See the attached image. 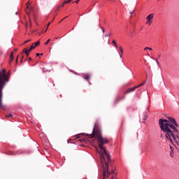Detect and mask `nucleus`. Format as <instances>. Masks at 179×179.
Masks as SVG:
<instances>
[{
	"label": "nucleus",
	"mask_w": 179,
	"mask_h": 179,
	"mask_svg": "<svg viewBox=\"0 0 179 179\" xmlns=\"http://www.w3.org/2000/svg\"><path fill=\"white\" fill-rule=\"evenodd\" d=\"M167 118L169 120L166 119L159 120V128L169 141L171 142V138H173L177 143H179V132L177 129L178 124H177L176 119L171 117H167Z\"/></svg>",
	"instance_id": "1"
},
{
	"label": "nucleus",
	"mask_w": 179,
	"mask_h": 179,
	"mask_svg": "<svg viewBox=\"0 0 179 179\" xmlns=\"http://www.w3.org/2000/svg\"><path fill=\"white\" fill-rule=\"evenodd\" d=\"M90 138H94V136L97 138L98 146L101 151H99L97 149L96 150L98 153H99L101 160L104 162V159H106V156L108 162H110V160H111V156H110V154L108 152H107V150H106V147H104L106 143H108V139H107V138L103 137L100 130H96V125L94 127L92 134H90Z\"/></svg>",
	"instance_id": "2"
},
{
	"label": "nucleus",
	"mask_w": 179,
	"mask_h": 179,
	"mask_svg": "<svg viewBox=\"0 0 179 179\" xmlns=\"http://www.w3.org/2000/svg\"><path fill=\"white\" fill-rule=\"evenodd\" d=\"M9 82V76L6 75V70H0V108L1 110H6V106L2 102V97H3V90L6 83Z\"/></svg>",
	"instance_id": "3"
},
{
	"label": "nucleus",
	"mask_w": 179,
	"mask_h": 179,
	"mask_svg": "<svg viewBox=\"0 0 179 179\" xmlns=\"http://www.w3.org/2000/svg\"><path fill=\"white\" fill-rule=\"evenodd\" d=\"M101 162L102 164V171H103L102 179L108 178V177L111 176V172L108 171L109 166H111V159L110 161H108V159L106 161V158H104V161L101 160Z\"/></svg>",
	"instance_id": "4"
},
{
	"label": "nucleus",
	"mask_w": 179,
	"mask_h": 179,
	"mask_svg": "<svg viewBox=\"0 0 179 179\" xmlns=\"http://www.w3.org/2000/svg\"><path fill=\"white\" fill-rule=\"evenodd\" d=\"M35 45L34 46H31L29 49L27 50V48H24L23 50V52H24L27 55V57H29V54L31 52V50H34L35 48L37 47V45H40V41H36L34 43Z\"/></svg>",
	"instance_id": "5"
},
{
	"label": "nucleus",
	"mask_w": 179,
	"mask_h": 179,
	"mask_svg": "<svg viewBox=\"0 0 179 179\" xmlns=\"http://www.w3.org/2000/svg\"><path fill=\"white\" fill-rule=\"evenodd\" d=\"M29 1H28L26 5H27V7H26V9H25V11H26V13L30 16V15H34V8L33 7H29Z\"/></svg>",
	"instance_id": "6"
},
{
	"label": "nucleus",
	"mask_w": 179,
	"mask_h": 179,
	"mask_svg": "<svg viewBox=\"0 0 179 179\" xmlns=\"http://www.w3.org/2000/svg\"><path fill=\"white\" fill-rule=\"evenodd\" d=\"M143 85H144V83H141L140 85H137L136 87H133L127 90L125 92L124 94H128V93H132V92H135V90H136V89L141 87V86H143Z\"/></svg>",
	"instance_id": "7"
},
{
	"label": "nucleus",
	"mask_w": 179,
	"mask_h": 179,
	"mask_svg": "<svg viewBox=\"0 0 179 179\" xmlns=\"http://www.w3.org/2000/svg\"><path fill=\"white\" fill-rule=\"evenodd\" d=\"M152 19H153V14H150L149 15H148L146 17V24H149V26H150V24H152Z\"/></svg>",
	"instance_id": "8"
},
{
	"label": "nucleus",
	"mask_w": 179,
	"mask_h": 179,
	"mask_svg": "<svg viewBox=\"0 0 179 179\" xmlns=\"http://www.w3.org/2000/svg\"><path fill=\"white\" fill-rule=\"evenodd\" d=\"M119 50L120 51V58H122V55L124 54V49L122 48V46H120Z\"/></svg>",
	"instance_id": "9"
},
{
	"label": "nucleus",
	"mask_w": 179,
	"mask_h": 179,
	"mask_svg": "<svg viewBox=\"0 0 179 179\" xmlns=\"http://www.w3.org/2000/svg\"><path fill=\"white\" fill-rule=\"evenodd\" d=\"M71 1H72V0L66 1L63 2L62 5L60 6V7H61V8H64V6L65 5H66V3H69V2H71Z\"/></svg>",
	"instance_id": "10"
},
{
	"label": "nucleus",
	"mask_w": 179,
	"mask_h": 179,
	"mask_svg": "<svg viewBox=\"0 0 179 179\" xmlns=\"http://www.w3.org/2000/svg\"><path fill=\"white\" fill-rule=\"evenodd\" d=\"M13 61V52H11V55H10V61L9 63L12 62Z\"/></svg>",
	"instance_id": "11"
},
{
	"label": "nucleus",
	"mask_w": 179,
	"mask_h": 179,
	"mask_svg": "<svg viewBox=\"0 0 179 179\" xmlns=\"http://www.w3.org/2000/svg\"><path fill=\"white\" fill-rule=\"evenodd\" d=\"M112 43H113V44H114V45H115V47L116 48H118V45H117V42L115 41V40H113V41H112Z\"/></svg>",
	"instance_id": "12"
},
{
	"label": "nucleus",
	"mask_w": 179,
	"mask_h": 179,
	"mask_svg": "<svg viewBox=\"0 0 179 179\" xmlns=\"http://www.w3.org/2000/svg\"><path fill=\"white\" fill-rule=\"evenodd\" d=\"M115 101V103H120L121 101V97H117Z\"/></svg>",
	"instance_id": "13"
},
{
	"label": "nucleus",
	"mask_w": 179,
	"mask_h": 179,
	"mask_svg": "<svg viewBox=\"0 0 179 179\" xmlns=\"http://www.w3.org/2000/svg\"><path fill=\"white\" fill-rule=\"evenodd\" d=\"M85 79L86 80H89V79H90V76H89V75H85Z\"/></svg>",
	"instance_id": "14"
},
{
	"label": "nucleus",
	"mask_w": 179,
	"mask_h": 179,
	"mask_svg": "<svg viewBox=\"0 0 179 179\" xmlns=\"http://www.w3.org/2000/svg\"><path fill=\"white\" fill-rule=\"evenodd\" d=\"M6 117V118H12V117H13V115L12 114H8Z\"/></svg>",
	"instance_id": "15"
},
{
	"label": "nucleus",
	"mask_w": 179,
	"mask_h": 179,
	"mask_svg": "<svg viewBox=\"0 0 179 179\" xmlns=\"http://www.w3.org/2000/svg\"><path fill=\"white\" fill-rule=\"evenodd\" d=\"M50 41H51V39H48V40L45 43V45H48V44L50 43Z\"/></svg>",
	"instance_id": "16"
},
{
	"label": "nucleus",
	"mask_w": 179,
	"mask_h": 179,
	"mask_svg": "<svg viewBox=\"0 0 179 179\" xmlns=\"http://www.w3.org/2000/svg\"><path fill=\"white\" fill-rule=\"evenodd\" d=\"M110 174H114L113 176H115V171L114 169H112L110 171Z\"/></svg>",
	"instance_id": "17"
},
{
	"label": "nucleus",
	"mask_w": 179,
	"mask_h": 179,
	"mask_svg": "<svg viewBox=\"0 0 179 179\" xmlns=\"http://www.w3.org/2000/svg\"><path fill=\"white\" fill-rule=\"evenodd\" d=\"M116 176L117 173H115V176H113L110 179H118Z\"/></svg>",
	"instance_id": "18"
},
{
	"label": "nucleus",
	"mask_w": 179,
	"mask_h": 179,
	"mask_svg": "<svg viewBox=\"0 0 179 179\" xmlns=\"http://www.w3.org/2000/svg\"><path fill=\"white\" fill-rule=\"evenodd\" d=\"M30 41H31V39H29V40H27V41H25L24 42V44H27V43H30Z\"/></svg>",
	"instance_id": "19"
},
{
	"label": "nucleus",
	"mask_w": 179,
	"mask_h": 179,
	"mask_svg": "<svg viewBox=\"0 0 179 179\" xmlns=\"http://www.w3.org/2000/svg\"><path fill=\"white\" fill-rule=\"evenodd\" d=\"M50 24H51V22H49V23L48 24L47 29H46V30L45 31H45H47V30H48V27L50 26Z\"/></svg>",
	"instance_id": "20"
},
{
	"label": "nucleus",
	"mask_w": 179,
	"mask_h": 179,
	"mask_svg": "<svg viewBox=\"0 0 179 179\" xmlns=\"http://www.w3.org/2000/svg\"><path fill=\"white\" fill-rule=\"evenodd\" d=\"M61 9V6H58L56 8V10H59Z\"/></svg>",
	"instance_id": "21"
},
{
	"label": "nucleus",
	"mask_w": 179,
	"mask_h": 179,
	"mask_svg": "<svg viewBox=\"0 0 179 179\" xmlns=\"http://www.w3.org/2000/svg\"><path fill=\"white\" fill-rule=\"evenodd\" d=\"M110 36H111V34L109 33V34H106V35H105V37H110Z\"/></svg>",
	"instance_id": "22"
},
{
	"label": "nucleus",
	"mask_w": 179,
	"mask_h": 179,
	"mask_svg": "<svg viewBox=\"0 0 179 179\" xmlns=\"http://www.w3.org/2000/svg\"><path fill=\"white\" fill-rule=\"evenodd\" d=\"M40 55H43V53L40 54V53H36V57H40Z\"/></svg>",
	"instance_id": "23"
},
{
	"label": "nucleus",
	"mask_w": 179,
	"mask_h": 179,
	"mask_svg": "<svg viewBox=\"0 0 179 179\" xmlns=\"http://www.w3.org/2000/svg\"><path fill=\"white\" fill-rule=\"evenodd\" d=\"M155 61L158 65H160V63L159 62V61H157V59H156Z\"/></svg>",
	"instance_id": "24"
},
{
	"label": "nucleus",
	"mask_w": 179,
	"mask_h": 179,
	"mask_svg": "<svg viewBox=\"0 0 179 179\" xmlns=\"http://www.w3.org/2000/svg\"><path fill=\"white\" fill-rule=\"evenodd\" d=\"M146 50H149V47H146L144 48V50L146 51Z\"/></svg>",
	"instance_id": "25"
},
{
	"label": "nucleus",
	"mask_w": 179,
	"mask_h": 179,
	"mask_svg": "<svg viewBox=\"0 0 179 179\" xmlns=\"http://www.w3.org/2000/svg\"><path fill=\"white\" fill-rule=\"evenodd\" d=\"M80 0H76L75 2H76V3H79V1H80Z\"/></svg>",
	"instance_id": "26"
},
{
	"label": "nucleus",
	"mask_w": 179,
	"mask_h": 179,
	"mask_svg": "<svg viewBox=\"0 0 179 179\" xmlns=\"http://www.w3.org/2000/svg\"><path fill=\"white\" fill-rule=\"evenodd\" d=\"M134 12H135V10H134L133 11L130 12L131 15H133Z\"/></svg>",
	"instance_id": "27"
},
{
	"label": "nucleus",
	"mask_w": 179,
	"mask_h": 179,
	"mask_svg": "<svg viewBox=\"0 0 179 179\" xmlns=\"http://www.w3.org/2000/svg\"><path fill=\"white\" fill-rule=\"evenodd\" d=\"M66 17H65L64 19H66ZM64 19L61 20L60 23H61V22H62L64 20Z\"/></svg>",
	"instance_id": "28"
},
{
	"label": "nucleus",
	"mask_w": 179,
	"mask_h": 179,
	"mask_svg": "<svg viewBox=\"0 0 179 179\" xmlns=\"http://www.w3.org/2000/svg\"><path fill=\"white\" fill-rule=\"evenodd\" d=\"M29 22H30V17H29ZM29 26H30V27H31V22H30Z\"/></svg>",
	"instance_id": "29"
},
{
	"label": "nucleus",
	"mask_w": 179,
	"mask_h": 179,
	"mask_svg": "<svg viewBox=\"0 0 179 179\" xmlns=\"http://www.w3.org/2000/svg\"><path fill=\"white\" fill-rule=\"evenodd\" d=\"M148 50H150L152 51V50L153 49H152V48H148Z\"/></svg>",
	"instance_id": "30"
},
{
	"label": "nucleus",
	"mask_w": 179,
	"mask_h": 179,
	"mask_svg": "<svg viewBox=\"0 0 179 179\" xmlns=\"http://www.w3.org/2000/svg\"><path fill=\"white\" fill-rule=\"evenodd\" d=\"M36 45L34 43L32 44L31 47H34Z\"/></svg>",
	"instance_id": "31"
},
{
	"label": "nucleus",
	"mask_w": 179,
	"mask_h": 179,
	"mask_svg": "<svg viewBox=\"0 0 179 179\" xmlns=\"http://www.w3.org/2000/svg\"><path fill=\"white\" fill-rule=\"evenodd\" d=\"M102 31H103V33H104V31H104V29H102Z\"/></svg>",
	"instance_id": "32"
},
{
	"label": "nucleus",
	"mask_w": 179,
	"mask_h": 179,
	"mask_svg": "<svg viewBox=\"0 0 179 179\" xmlns=\"http://www.w3.org/2000/svg\"><path fill=\"white\" fill-rule=\"evenodd\" d=\"M29 61H31V57H29Z\"/></svg>",
	"instance_id": "33"
},
{
	"label": "nucleus",
	"mask_w": 179,
	"mask_h": 179,
	"mask_svg": "<svg viewBox=\"0 0 179 179\" xmlns=\"http://www.w3.org/2000/svg\"><path fill=\"white\" fill-rule=\"evenodd\" d=\"M144 83H146V80H144Z\"/></svg>",
	"instance_id": "34"
},
{
	"label": "nucleus",
	"mask_w": 179,
	"mask_h": 179,
	"mask_svg": "<svg viewBox=\"0 0 179 179\" xmlns=\"http://www.w3.org/2000/svg\"><path fill=\"white\" fill-rule=\"evenodd\" d=\"M15 51H17V49H15Z\"/></svg>",
	"instance_id": "35"
},
{
	"label": "nucleus",
	"mask_w": 179,
	"mask_h": 179,
	"mask_svg": "<svg viewBox=\"0 0 179 179\" xmlns=\"http://www.w3.org/2000/svg\"><path fill=\"white\" fill-rule=\"evenodd\" d=\"M16 62H17V59H16Z\"/></svg>",
	"instance_id": "36"
},
{
	"label": "nucleus",
	"mask_w": 179,
	"mask_h": 179,
	"mask_svg": "<svg viewBox=\"0 0 179 179\" xmlns=\"http://www.w3.org/2000/svg\"><path fill=\"white\" fill-rule=\"evenodd\" d=\"M171 157H173V155H171Z\"/></svg>",
	"instance_id": "37"
},
{
	"label": "nucleus",
	"mask_w": 179,
	"mask_h": 179,
	"mask_svg": "<svg viewBox=\"0 0 179 179\" xmlns=\"http://www.w3.org/2000/svg\"><path fill=\"white\" fill-rule=\"evenodd\" d=\"M0 54H2V52H1Z\"/></svg>",
	"instance_id": "38"
}]
</instances>
